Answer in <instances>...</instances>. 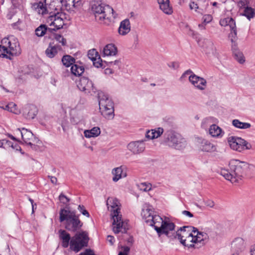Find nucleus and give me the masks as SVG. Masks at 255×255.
<instances>
[{
  "label": "nucleus",
  "instance_id": "4468645a",
  "mask_svg": "<svg viewBox=\"0 0 255 255\" xmlns=\"http://www.w3.org/2000/svg\"><path fill=\"white\" fill-rule=\"evenodd\" d=\"M199 46L202 48L204 51L209 56H217L218 53L216 47L213 42L208 39H203L198 42Z\"/></svg>",
  "mask_w": 255,
  "mask_h": 255
},
{
  "label": "nucleus",
  "instance_id": "bb28decb",
  "mask_svg": "<svg viewBox=\"0 0 255 255\" xmlns=\"http://www.w3.org/2000/svg\"><path fill=\"white\" fill-rule=\"evenodd\" d=\"M61 49V48L59 46L52 45L50 44L45 51V54L47 57L51 58L54 57L57 54L58 51Z\"/></svg>",
  "mask_w": 255,
  "mask_h": 255
},
{
  "label": "nucleus",
  "instance_id": "f3484780",
  "mask_svg": "<svg viewBox=\"0 0 255 255\" xmlns=\"http://www.w3.org/2000/svg\"><path fill=\"white\" fill-rule=\"evenodd\" d=\"M189 80L195 87L200 90H204L206 87V80L194 74H192L189 76Z\"/></svg>",
  "mask_w": 255,
  "mask_h": 255
},
{
  "label": "nucleus",
  "instance_id": "6ab92c4d",
  "mask_svg": "<svg viewBox=\"0 0 255 255\" xmlns=\"http://www.w3.org/2000/svg\"><path fill=\"white\" fill-rule=\"evenodd\" d=\"M192 229H193V227L189 226H184L180 228L176 232L174 238L177 239L183 244L182 240L186 239L189 235H191L192 231H191Z\"/></svg>",
  "mask_w": 255,
  "mask_h": 255
},
{
  "label": "nucleus",
  "instance_id": "603ef678",
  "mask_svg": "<svg viewBox=\"0 0 255 255\" xmlns=\"http://www.w3.org/2000/svg\"><path fill=\"white\" fill-rule=\"evenodd\" d=\"M81 120V118L80 117H72L71 119V122L74 125L78 124L80 122Z\"/></svg>",
  "mask_w": 255,
  "mask_h": 255
},
{
  "label": "nucleus",
  "instance_id": "5fc2aeb1",
  "mask_svg": "<svg viewBox=\"0 0 255 255\" xmlns=\"http://www.w3.org/2000/svg\"><path fill=\"white\" fill-rule=\"evenodd\" d=\"M168 66L170 68H172L173 69H176L179 67V63L177 62H173L169 63L168 64Z\"/></svg>",
  "mask_w": 255,
  "mask_h": 255
},
{
  "label": "nucleus",
  "instance_id": "338daca9",
  "mask_svg": "<svg viewBox=\"0 0 255 255\" xmlns=\"http://www.w3.org/2000/svg\"><path fill=\"white\" fill-rule=\"evenodd\" d=\"M10 106H14V103H9L8 104H7L5 107L4 108H3L4 110H7L8 111L10 112Z\"/></svg>",
  "mask_w": 255,
  "mask_h": 255
},
{
  "label": "nucleus",
  "instance_id": "6e6552de",
  "mask_svg": "<svg viewBox=\"0 0 255 255\" xmlns=\"http://www.w3.org/2000/svg\"><path fill=\"white\" fill-rule=\"evenodd\" d=\"M175 227L174 224L172 222L169 220L163 221L162 219V222L155 225L154 229L159 236L165 234L167 237L173 239L176 233L174 232Z\"/></svg>",
  "mask_w": 255,
  "mask_h": 255
},
{
  "label": "nucleus",
  "instance_id": "412c9836",
  "mask_svg": "<svg viewBox=\"0 0 255 255\" xmlns=\"http://www.w3.org/2000/svg\"><path fill=\"white\" fill-rule=\"evenodd\" d=\"M38 112L36 107L33 105L25 106L23 109V115L28 120L33 119Z\"/></svg>",
  "mask_w": 255,
  "mask_h": 255
},
{
  "label": "nucleus",
  "instance_id": "f704fd0d",
  "mask_svg": "<svg viewBox=\"0 0 255 255\" xmlns=\"http://www.w3.org/2000/svg\"><path fill=\"white\" fill-rule=\"evenodd\" d=\"M71 73L75 76H80L83 73L84 68L83 66L77 64H73L71 67Z\"/></svg>",
  "mask_w": 255,
  "mask_h": 255
},
{
  "label": "nucleus",
  "instance_id": "7c9ffc66",
  "mask_svg": "<svg viewBox=\"0 0 255 255\" xmlns=\"http://www.w3.org/2000/svg\"><path fill=\"white\" fill-rule=\"evenodd\" d=\"M100 133L101 130L98 127H94L90 130H85L84 132L85 136L87 138L97 137Z\"/></svg>",
  "mask_w": 255,
  "mask_h": 255
},
{
  "label": "nucleus",
  "instance_id": "e2e57ef3",
  "mask_svg": "<svg viewBox=\"0 0 255 255\" xmlns=\"http://www.w3.org/2000/svg\"><path fill=\"white\" fill-rule=\"evenodd\" d=\"M182 213L183 215L186 216H187L189 218H192L193 217V215L189 211H183L182 212Z\"/></svg>",
  "mask_w": 255,
  "mask_h": 255
},
{
  "label": "nucleus",
  "instance_id": "a211bd4d",
  "mask_svg": "<svg viewBox=\"0 0 255 255\" xmlns=\"http://www.w3.org/2000/svg\"><path fill=\"white\" fill-rule=\"evenodd\" d=\"M107 205L109 210L111 212L112 217L117 212V214H121L120 202L117 198L109 197L107 200ZM117 215V214H115Z\"/></svg>",
  "mask_w": 255,
  "mask_h": 255
},
{
  "label": "nucleus",
  "instance_id": "c756f323",
  "mask_svg": "<svg viewBox=\"0 0 255 255\" xmlns=\"http://www.w3.org/2000/svg\"><path fill=\"white\" fill-rule=\"evenodd\" d=\"M220 24L222 26L229 25L231 30L236 29L235 21L232 17H228L221 19Z\"/></svg>",
  "mask_w": 255,
  "mask_h": 255
},
{
  "label": "nucleus",
  "instance_id": "58836bf2",
  "mask_svg": "<svg viewBox=\"0 0 255 255\" xmlns=\"http://www.w3.org/2000/svg\"><path fill=\"white\" fill-rule=\"evenodd\" d=\"M62 62L66 67L72 66L75 62V59L70 55H65L63 57Z\"/></svg>",
  "mask_w": 255,
  "mask_h": 255
},
{
  "label": "nucleus",
  "instance_id": "473e14b6",
  "mask_svg": "<svg viewBox=\"0 0 255 255\" xmlns=\"http://www.w3.org/2000/svg\"><path fill=\"white\" fill-rule=\"evenodd\" d=\"M49 28H47L46 25L41 24L35 30L36 36L42 37L44 36L49 30Z\"/></svg>",
  "mask_w": 255,
  "mask_h": 255
},
{
  "label": "nucleus",
  "instance_id": "864d4df0",
  "mask_svg": "<svg viewBox=\"0 0 255 255\" xmlns=\"http://www.w3.org/2000/svg\"><path fill=\"white\" fill-rule=\"evenodd\" d=\"M10 112L15 114H18L19 113V111L16 109V104H15L14 103L13 106H10Z\"/></svg>",
  "mask_w": 255,
  "mask_h": 255
},
{
  "label": "nucleus",
  "instance_id": "79ce46f5",
  "mask_svg": "<svg viewBox=\"0 0 255 255\" xmlns=\"http://www.w3.org/2000/svg\"><path fill=\"white\" fill-rule=\"evenodd\" d=\"M237 33L236 29L231 30V32L229 34V37L231 38V41L232 43V46L233 45L234 46H237V44L236 43V41L237 40Z\"/></svg>",
  "mask_w": 255,
  "mask_h": 255
},
{
  "label": "nucleus",
  "instance_id": "b1692460",
  "mask_svg": "<svg viewBox=\"0 0 255 255\" xmlns=\"http://www.w3.org/2000/svg\"><path fill=\"white\" fill-rule=\"evenodd\" d=\"M160 9L165 14L170 15L173 13L169 0H157Z\"/></svg>",
  "mask_w": 255,
  "mask_h": 255
},
{
  "label": "nucleus",
  "instance_id": "ea45409f",
  "mask_svg": "<svg viewBox=\"0 0 255 255\" xmlns=\"http://www.w3.org/2000/svg\"><path fill=\"white\" fill-rule=\"evenodd\" d=\"M138 187L140 190L145 192L148 191L151 189V185L149 183H140L138 185Z\"/></svg>",
  "mask_w": 255,
  "mask_h": 255
},
{
  "label": "nucleus",
  "instance_id": "680f3d73",
  "mask_svg": "<svg viewBox=\"0 0 255 255\" xmlns=\"http://www.w3.org/2000/svg\"><path fill=\"white\" fill-rule=\"evenodd\" d=\"M48 177L50 179L51 182L52 184H55V185H56L57 184V179L56 177H55L54 176H50V175H49L48 176Z\"/></svg>",
  "mask_w": 255,
  "mask_h": 255
},
{
  "label": "nucleus",
  "instance_id": "423d86ee",
  "mask_svg": "<svg viewBox=\"0 0 255 255\" xmlns=\"http://www.w3.org/2000/svg\"><path fill=\"white\" fill-rule=\"evenodd\" d=\"M141 214L145 222L149 226L155 227V225L162 222V218L154 214L153 208L149 204L144 205Z\"/></svg>",
  "mask_w": 255,
  "mask_h": 255
},
{
  "label": "nucleus",
  "instance_id": "9d476101",
  "mask_svg": "<svg viewBox=\"0 0 255 255\" xmlns=\"http://www.w3.org/2000/svg\"><path fill=\"white\" fill-rule=\"evenodd\" d=\"M228 142L232 149L239 152H242L245 149H250L252 148L250 143L241 137L233 136L229 137Z\"/></svg>",
  "mask_w": 255,
  "mask_h": 255
},
{
  "label": "nucleus",
  "instance_id": "37998d69",
  "mask_svg": "<svg viewBox=\"0 0 255 255\" xmlns=\"http://www.w3.org/2000/svg\"><path fill=\"white\" fill-rule=\"evenodd\" d=\"M99 56L98 52L94 49L88 51V56L92 61L95 60V59Z\"/></svg>",
  "mask_w": 255,
  "mask_h": 255
},
{
  "label": "nucleus",
  "instance_id": "6e6d98bb",
  "mask_svg": "<svg viewBox=\"0 0 255 255\" xmlns=\"http://www.w3.org/2000/svg\"><path fill=\"white\" fill-rule=\"evenodd\" d=\"M79 255H95L92 250L87 249L84 252L80 253Z\"/></svg>",
  "mask_w": 255,
  "mask_h": 255
},
{
  "label": "nucleus",
  "instance_id": "f8f14e48",
  "mask_svg": "<svg viewBox=\"0 0 255 255\" xmlns=\"http://www.w3.org/2000/svg\"><path fill=\"white\" fill-rule=\"evenodd\" d=\"M115 214H117V212ZM113 219V231L115 234L119 233H126L128 229L129 226L127 221H123L122 220L121 214H115L112 216Z\"/></svg>",
  "mask_w": 255,
  "mask_h": 255
},
{
  "label": "nucleus",
  "instance_id": "09e8293b",
  "mask_svg": "<svg viewBox=\"0 0 255 255\" xmlns=\"http://www.w3.org/2000/svg\"><path fill=\"white\" fill-rule=\"evenodd\" d=\"M212 19V16L210 14H205L202 18L203 22L206 24L210 23Z\"/></svg>",
  "mask_w": 255,
  "mask_h": 255
},
{
  "label": "nucleus",
  "instance_id": "72a5a7b5",
  "mask_svg": "<svg viewBox=\"0 0 255 255\" xmlns=\"http://www.w3.org/2000/svg\"><path fill=\"white\" fill-rule=\"evenodd\" d=\"M232 124L236 128L240 129H247L251 127L250 123L241 122L237 119L234 120Z\"/></svg>",
  "mask_w": 255,
  "mask_h": 255
},
{
  "label": "nucleus",
  "instance_id": "20e7f679",
  "mask_svg": "<svg viewBox=\"0 0 255 255\" xmlns=\"http://www.w3.org/2000/svg\"><path fill=\"white\" fill-rule=\"evenodd\" d=\"M92 9L96 19L100 22L107 23L112 18L116 17L113 9L105 3H95L92 5Z\"/></svg>",
  "mask_w": 255,
  "mask_h": 255
},
{
  "label": "nucleus",
  "instance_id": "2eb2a0df",
  "mask_svg": "<svg viewBox=\"0 0 255 255\" xmlns=\"http://www.w3.org/2000/svg\"><path fill=\"white\" fill-rule=\"evenodd\" d=\"M77 87L80 90L87 94H92L96 92L92 82L86 77H84L80 79L77 83Z\"/></svg>",
  "mask_w": 255,
  "mask_h": 255
},
{
  "label": "nucleus",
  "instance_id": "e433bc0d",
  "mask_svg": "<svg viewBox=\"0 0 255 255\" xmlns=\"http://www.w3.org/2000/svg\"><path fill=\"white\" fill-rule=\"evenodd\" d=\"M193 233L195 234L194 235L195 236V241L196 243H200L202 241H203L207 237L206 234L199 232L198 230L195 228H193Z\"/></svg>",
  "mask_w": 255,
  "mask_h": 255
},
{
  "label": "nucleus",
  "instance_id": "49530a36",
  "mask_svg": "<svg viewBox=\"0 0 255 255\" xmlns=\"http://www.w3.org/2000/svg\"><path fill=\"white\" fill-rule=\"evenodd\" d=\"M59 199L63 204L66 205L69 201L70 199L61 193L59 196Z\"/></svg>",
  "mask_w": 255,
  "mask_h": 255
},
{
  "label": "nucleus",
  "instance_id": "bf43d9fd",
  "mask_svg": "<svg viewBox=\"0 0 255 255\" xmlns=\"http://www.w3.org/2000/svg\"><path fill=\"white\" fill-rule=\"evenodd\" d=\"M107 240L111 245H113L115 242V238L112 236H108Z\"/></svg>",
  "mask_w": 255,
  "mask_h": 255
},
{
  "label": "nucleus",
  "instance_id": "aec40b11",
  "mask_svg": "<svg viewBox=\"0 0 255 255\" xmlns=\"http://www.w3.org/2000/svg\"><path fill=\"white\" fill-rule=\"evenodd\" d=\"M16 132L20 134L22 139L26 144L30 145L32 147L33 146H34L32 143L33 139V134L30 130L25 128H22L21 130L18 128L16 130Z\"/></svg>",
  "mask_w": 255,
  "mask_h": 255
},
{
  "label": "nucleus",
  "instance_id": "0eeeda50",
  "mask_svg": "<svg viewBox=\"0 0 255 255\" xmlns=\"http://www.w3.org/2000/svg\"><path fill=\"white\" fill-rule=\"evenodd\" d=\"M166 139L167 144L175 149L181 150L186 146V140L179 133L168 131Z\"/></svg>",
  "mask_w": 255,
  "mask_h": 255
},
{
  "label": "nucleus",
  "instance_id": "69168bd1",
  "mask_svg": "<svg viewBox=\"0 0 255 255\" xmlns=\"http://www.w3.org/2000/svg\"><path fill=\"white\" fill-rule=\"evenodd\" d=\"M206 23H204L203 22L201 23V24H199L198 25V27L199 28L201 29V30H203V29H205L206 28Z\"/></svg>",
  "mask_w": 255,
  "mask_h": 255
},
{
  "label": "nucleus",
  "instance_id": "dca6fc26",
  "mask_svg": "<svg viewBox=\"0 0 255 255\" xmlns=\"http://www.w3.org/2000/svg\"><path fill=\"white\" fill-rule=\"evenodd\" d=\"M128 149L134 154H138L144 151L145 144L143 140L132 141L128 145Z\"/></svg>",
  "mask_w": 255,
  "mask_h": 255
},
{
  "label": "nucleus",
  "instance_id": "a878e982",
  "mask_svg": "<svg viewBox=\"0 0 255 255\" xmlns=\"http://www.w3.org/2000/svg\"><path fill=\"white\" fill-rule=\"evenodd\" d=\"M209 134L213 137H221L224 134V132L219 126L213 124L211 125L209 130Z\"/></svg>",
  "mask_w": 255,
  "mask_h": 255
},
{
  "label": "nucleus",
  "instance_id": "c03bdc74",
  "mask_svg": "<svg viewBox=\"0 0 255 255\" xmlns=\"http://www.w3.org/2000/svg\"><path fill=\"white\" fill-rule=\"evenodd\" d=\"M254 10L251 7H247L244 11V15L250 19L253 17Z\"/></svg>",
  "mask_w": 255,
  "mask_h": 255
},
{
  "label": "nucleus",
  "instance_id": "39448f33",
  "mask_svg": "<svg viewBox=\"0 0 255 255\" xmlns=\"http://www.w3.org/2000/svg\"><path fill=\"white\" fill-rule=\"evenodd\" d=\"M99 105L102 115L107 119L111 120L114 117L113 103L108 95L101 92L98 94Z\"/></svg>",
  "mask_w": 255,
  "mask_h": 255
},
{
  "label": "nucleus",
  "instance_id": "de8ad7c7",
  "mask_svg": "<svg viewBox=\"0 0 255 255\" xmlns=\"http://www.w3.org/2000/svg\"><path fill=\"white\" fill-rule=\"evenodd\" d=\"M121 62L120 60H115L110 63V66L115 69H120Z\"/></svg>",
  "mask_w": 255,
  "mask_h": 255
},
{
  "label": "nucleus",
  "instance_id": "774afa93",
  "mask_svg": "<svg viewBox=\"0 0 255 255\" xmlns=\"http://www.w3.org/2000/svg\"><path fill=\"white\" fill-rule=\"evenodd\" d=\"M251 255H255V245L253 246L251 250Z\"/></svg>",
  "mask_w": 255,
  "mask_h": 255
},
{
  "label": "nucleus",
  "instance_id": "4be33fe9",
  "mask_svg": "<svg viewBox=\"0 0 255 255\" xmlns=\"http://www.w3.org/2000/svg\"><path fill=\"white\" fill-rule=\"evenodd\" d=\"M125 167L121 166L116 168H114L112 169V174L113 175V181L115 182H117L120 179L127 177V174L125 172Z\"/></svg>",
  "mask_w": 255,
  "mask_h": 255
},
{
  "label": "nucleus",
  "instance_id": "3c124183",
  "mask_svg": "<svg viewBox=\"0 0 255 255\" xmlns=\"http://www.w3.org/2000/svg\"><path fill=\"white\" fill-rule=\"evenodd\" d=\"M78 210L83 215H85L88 217L90 216L89 213L85 209L83 206L79 205L78 207Z\"/></svg>",
  "mask_w": 255,
  "mask_h": 255
},
{
  "label": "nucleus",
  "instance_id": "7ed1b4c3",
  "mask_svg": "<svg viewBox=\"0 0 255 255\" xmlns=\"http://www.w3.org/2000/svg\"><path fill=\"white\" fill-rule=\"evenodd\" d=\"M59 215L60 222H64L65 229L70 232H75L82 226V223L73 211L62 209Z\"/></svg>",
  "mask_w": 255,
  "mask_h": 255
},
{
  "label": "nucleus",
  "instance_id": "a18cd8bd",
  "mask_svg": "<svg viewBox=\"0 0 255 255\" xmlns=\"http://www.w3.org/2000/svg\"><path fill=\"white\" fill-rule=\"evenodd\" d=\"M55 39L59 43H61L63 46L66 44V40L62 35L56 34L55 35Z\"/></svg>",
  "mask_w": 255,
  "mask_h": 255
},
{
  "label": "nucleus",
  "instance_id": "052dcab7",
  "mask_svg": "<svg viewBox=\"0 0 255 255\" xmlns=\"http://www.w3.org/2000/svg\"><path fill=\"white\" fill-rule=\"evenodd\" d=\"M21 23V21L20 20H18V21H17V22L13 23L12 24V26L15 29H21V28L20 26V24Z\"/></svg>",
  "mask_w": 255,
  "mask_h": 255
},
{
  "label": "nucleus",
  "instance_id": "0e129e2a",
  "mask_svg": "<svg viewBox=\"0 0 255 255\" xmlns=\"http://www.w3.org/2000/svg\"><path fill=\"white\" fill-rule=\"evenodd\" d=\"M105 73L106 74L110 75L113 73V71L111 68H108L105 70Z\"/></svg>",
  "mask_w": 255,
  "mask_h": 255
},
{
  "label": "nucleus",
  "instance_id": "c9c22d12",
  "mask_svg": "<svg viewBox=\"0 0 255 255\" xmlns=\"http://www.w3.org/2000/svg\"><path fill=\"white\" fill-rule=\"evenodd\" d=\"M194 233H193V231H192L191 235L187 237L186 239H184L182 240L183 245L187 247H192L193 246V243H196L195 241V236L194 235Z\"/></svg>",
  "mask_w": 255,
  "mask_h": 255
},
{
  "label": "nucleus",
  "instance_id": "ddd939ff",
  "mask_svg": "<svg viewBox=\"0 0 255 255\" xmlns=\"http://www.w3.org/2000/svg\"><path fill=\"white\" fill-rule=\"evenodd\" d=\"M62 16V14L57 13L49 16L47 19V22L51 27L49 28V31L59 29L63 27L64 25V20Z\"/></svg>",
  "mask_w": 255,
  "mask_h": 255
},
{
  "label": "nucleus",
  "instance_id": "1a4fd4ad",
  "mask_svg": "<svg viewBox=\"0 0 255 255\" xmlns=\"http://www.w3.org/2000/svg\"><path fill=\"white\" fill-rule=\"evenodd\" d=\"M2 44H4L9 55L17 56L21 53V49L17 39L14 36H9L1 40Z\"/></svg>",
  "mask_w": 255,
  "mask_h": 255
},
{
  "label": "nucleus",
  "instance_id": "393cba45",
  "mask_svg": "<svg viewBox=\"0 0 255 255\" xmlns=\"http://www.w3.org/2000/svg\"><path fill=\"white\" fill-rule=\"evenodd\" d=\"M117 48L113 44L106 45L103 49V55L104 56H112L117 54Z\"/></svg>",
  "mask_w": 255,
  "mask_h": 255
},
{
  "label": "nucleus",
  "instance_id": "13d9d810",
  "mask_svg": "<svg viewBox=\"0 0 255 255\" xmlns=\"http://www.w3.org/2000/svg\"><path fill=\"white\" fill-rule=\"evenodd\" d=\"M205 204L207 206L209 207L210 208H213L215 205L214 202L212 200H206L205 202Z\"/></svg>",
  "mask_w": 255,
  "mask_h": 255
},
{
  "label": "nucleus",
  "instance_id": "cd10ccee",
  "mask_svg": "<svg viewBox=\"0 0 255 255\" xmlns=\"http://www.w3.org/2000/svg\"><path fill=\"white\" fill-rule=\"evenodd\" d=\"M201 150L206 152H213L216 150V146L210 142L203 140L200 146Z\"/></svg>",
  "mask_w": 255,
  "mask_h": 255
},
{
  "label": "nucleus",
  "instance_id": "8fccbe9b",
  "mask_svg": "<svg viewBox=\"0 0 255 255\" xmlns=\"http://www.w3.org/2000/svg\"><path fill=\"white\" fill-rule=\"evenodd\" d=\"M93 65L97 68L101 67L102 66V59L100 58V56H98L97 58L95 59V60H92Z\"/></svg>",
  "mask_w": 255,
  "mask_h": 255
},
{
  "label": "nucleus",
  "instance_id": "4c0bfd02",
  "mask_svg": "<svg viewBox=\"0 0 255 255\" xmlns=\"http://www.w3.org/2000/svg\"><path fill=\"white\" fill-rule=\"evenodd\" d=\"M234 248L237 249L238 251H241L244 249V241L242 238H237L232 243Z\"/></svg>",
  "mask_w": 255,
  "mask_h": 255
},
{
  "label": "nucleus",
  "instance_id": "a19ab883",
  "mask_svg": "<svg viewBox=\"0 0 255 255\" xmlns=\"http://www.w3.org/2000/svg\"><path fill=\"white\" fill-rule=\"evenodd\" d=\"M0 57H6L11 59L10 55L8 54L7 49H6L4 44L0 45Z\"/></svg>",
  "mask_w": 255,
  "mask_h": 255
},
{
  "label": "nucleus",
  "instance_id": "4d7b16f0",
  "mask_svg": "<svg viewBox=\"0 0 255 255\" xmlns=\"http://www.w3.org/2000/svg\"><path fill=\"white\" fill-rule=\"evenodd\" d=\"M189 7L191 9H195V11H197V9L199 8L198 4L194 1L190 3Z\"/></svg>",
  "mask_w": 255,
  "mask_h": 255
},
{
  "label": "nucleus",
  "instance_id": "5701e85b",
  "mask_svg": "<svg viewBox=\"0 0 255 255\" xmlns=\"http://www.w3.org/2000/svg\"><path fill=\"white\" fill-rule=\"evenodd\" d=\"M131 30V26L129 20L126 18L120 22L118 29V33L120 35L125 36L128 34Z\"/></svg>",
  "mask_w": 255,
  "mask_h": 255
},
{
  "label": "nucleus",
  "instance_id": "c85d7f7f",
  "mask_svg": "<svg viewBox=\"0 0 255 255\" xmlns=\"http://www.w3.org/2000/svg\"><path fill=\"white\" fill-rule=\"evenodd\" d=\"M163 132V129L162 128H158L157 130L151 129L146 131L145 137L148 139H152L159 137Z\"/></svg>",
  "mask_w": 255,
  "mask_h": 255
},
{
  "label": "nucleus",
  "instance_id": "f257e3e1",
  "mask_svg": "<svg viewBox=\"0 0 255 255\" xmlns=\"http://www.w3.org/2000/svg\"><path fill=\"white\" fill-rule=\"evenodd\" d=\"M59 234L64 248H67L70 242V249L77 253L87 246L89 238L86 232H77L71 239L70 234L65 230H60Z\"/></svg>",
  "mask_w": 255,
  "mask_h": 255
},
{
  "label": "nucleus",
  "instance_id": "2f4dec72",
  "mask_svg": "<svg viewBox=\"0 0 255 255\" xmlns=\"http://www.w3.org/2000/svg\"><path fill=\"white\" fill-rule=\"evenodd\" d=\"M233 55L235 58L240 63L245 61V58L243 54L237 48V46H232Z\"/></svg>",
  "mask_w": 255,
  "mask_h": 255
},
{
  "label": "nucleus",
  "instance_id": "f03ea898",
  "mask_svg": "<svg viewBox=\"0 0 255 255\" xmlns=\"http://www.w3.org/2000/svg\"><path fill=\"white\" fill-rule=\"evenodd\" d=\"M229 169H222L220 171V174L226 180L234 183L241 179L248 165L245 162L232 159L229 163Z\"/></svg>",
  "mask_w": 255,
  "mask_h": 255
},
{
  "label": "nucleus",
  "instance_id": "9b49d317",
  "mask_svg": "<svg viewBox=\"0 0 255 255\" xmlns=\"http://www.w3.org/2000/svg\"><path fill=\"white\" fill-rule=\"evenodd\" d=\"M32 8L40 14L50 13L55 9L53 0H45L44 2L39 1L32 4Z\"/></svg>",
  "mask_w": 255,
  "mask_h": 255
}]
</instances>
